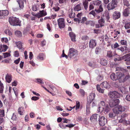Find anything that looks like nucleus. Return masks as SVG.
I'll return each mask as SVG.
<instances>
[{"mask_svg":"<svg viewBox=\"0 0 130 130\" xmlns=\"http://www.w3.org/2000/svg\"><path fill=\"white\" fill-rule=\"evenodd\" d=\"M107 55L108 57H112L113 55L112 52L110 51H108Z\"/></svg>","mask_w":130,"mask_h":130,"instance_id":"nucleus-49","label":"nucleus"},{"mask_svg":"<svg viewBox=\"0 0 130 130\" xmlns=\"http://www.w3.org/2000/svg\"><path fill=\"white\" fill-rule=\"evenodd\" d=\"M5 79L7 82L10 83L12 79V77L11 75L7 74L6 75Z\"/></svg>","mask_w":130,"mask_h":130,"instance_id":"nucleus-21","label":"nucleus"},{"mask_svg":"<svg viewBox=\"0 0 130 130\" xmlns=\"http://www.w3.org/2000/svg\"><path fill=\"white\" fill-rule=\"evenodd\" d=\"M120 43L121 44L125 45H126L127 42L125 40H122L121 41Z\"/></svg>","mask_w":130,"mask_h":130,"instance_id":"nucleus-50","label":"nucleus"},{"mask_svg":"<svg viewBox=\"0 0 130 130\" xmlns=\"http://www.w3.org/2000/svg\"><path fill=\"white\" fill-rule=\"evenodd\" d=\"M69 35L71 39V40L74 42H75L76 41L75 40L76 35L73 32H71L69 33Z\"/></svg>","mask_w":130,"mask_h":130,"instance_id":"nucleus-18","label":"nucleus"},{"mask_svg":"<svg viewBox=\"0 0 130 130\" xmlns=\"http://www.w3.org/2000/svg\"><path fill=\"white\" fill-rule=\"evenodd\" d=\"M48 85L49 87L51 88L53 91L55 90L56 89L54 86H52L51 85L49 84Z\"/></svg>","mask_w":130,"mask_h":130,"instance_id":"nucleus-62","label":"nucleus"},{"mask_svg":"<svg viewBox=\"0 0 130 130\" xmlns=\"http://www.w3.org/2000/svg\"><path fill=\"white\" fill-rule=\"evenodd\" d=\"M92 3L95 6H99L101 3L102 2L99 0H95L92 2Z\"/></svg>","mask_w":130,"mask_h":130,"instance_id":"nucleus-26","label":"nucleus"},{"mask_svg":"<svg viewBox=\"0 0 130 130\" xmlns=\"http://www.w3.org/2000/svg\"><path fill=\"white\" fill-rule=\"evenodd\" d=\"M105 108V111L106 112H107L109 111L110 108L107 106H106Z\"/></svg>","mask_w":130,"mask_h":130,"instance_id":"nucleus-61","label":"nucleus"},{"mask_svg":"<svg viewBox=\"0 0 130 130\" xmlns=\"http://www.w3.org/2000/svg\"><path fill=\"white\" fill-rule=\"evenodd\" d=\"M5 33L6 34L9 36H11L12 35L11 32L9 30L6 29L5 31Z\"/></svg>","mask_w":130,"mask_h":130,"instance_id":"nucleus-42","label":"nucleus"},{"mask_svg":"<svg viewBox=\"0 0 130 130\" xmlns=\"http://www.w3.org/2000/svg\"><path fill=\"white\" fill-rule=\"evenodd\" d=\"M119 103L120 101L119 99L112 100L110 101L109 104L110 107H113L118 104Z\"/></svg>","mask_w":130,"mask_h":130,"instance_id":"nucleus-7","label":"nucleus"},{"mask_svg":"<svg viewBox=\"0 0 130 130\" xmlns=\"http://www.w3.org/2000/svg\"><path fill=\"white\" fill-rule=\"evenodd\" d=\"M127 55H124L123 56L121 57L119 56L117 57V58H115L114 59V60L115 61H120L121 60H122L124 59V58Z\"/></svg>","mask_w":130,"mask_h":130,"instance_id":"nucleus-30","label":"nucleus"},{"mask_svg":"<svg viewBox=\"0 0 130 130\" xmlns=\"http://www.w3.org/2000/svg\"><path fill=\"white\" fill-rule=\"evenodd\" d=\"M123 4L124 5L127 7L129 6V5L128 2L127 0H123Z\"/></svg>","mask_w":130,"mask_h":130,"instance_id":"nucleus-46","label":"nucleus"},{"mask_svg":"<svg viewBox=\"0 0 130 130\" xmlns=\"http://www.w3.org/2000/svg\"><path fill=\"white\" fill-rule=\"evenodd\" d=\"M124 72H116L117 80H121L122 81L123 79H124V75H125V74Z\"/></svg>","mask_w":130,"mask_h":130,"instance_id":"nucleus-10","label":"nucleus"},{"mask_svg":"<svg viewBox=\"0 0 130 130\" xmlns=\"http://www.w3.org/2000/svg\"><path fill=\"white\" fill-rule=\"evenodd\" d=\"M96 89L99 92L103 93L104 92V90L101 88L99 85H97L96 86Z\"/></svg>","mask_w":130,"mask_h":130,"instance_id":"nucleus-35","label":"nucleus"},{"mask_svg":"<svg viewBox=\"0 0 130 130\" xmlns=\"http://www.w3.org/2000/svg\"><path fill=\"white\" fill-rule=\"evenodd\" d=\"M17 118L16 116L14 113L13 114V116L12 117L11 119L13 120H16Z\"/></svg>","mask_w":130,"mask_h":130,"instance_id":"nucleus-54","label":"nucleus"},{"mask_svg":"<svg viewBox=\"0 0 130 130\" xmlns=\"http://www.w3.org/2000/svg\"><path fill=\"white\" fill-rule=\"evenodd\" d=\"M62 57H65L66 59L68 58V56L67 55H66L64 53V50L63 51L62 54Z\"/></svg>","mask_w":130,"mask_h":130,"instance_id":"nucleus-63","label":"nucleus"},{"mask_svg":"<svg viewBox=\"0 0 130 130\" xmlns=\"http://www.w3.org/2000/svg\"><path fill=\"white\" fill-rule=\"evenodd\" d=\"M124 27L126 29L130 28V23H125L124 25Z\"/></svg>","mask_w":130,"mask_h":130,"instance_id":"nucleus-47","label":"nucleus"},{"mask_svg":"<svg viewBox=\"0 0 130 130\" xmlns=\"http://www.w3.org/2000/svg\"><path fill=\"white\" fill-rule=\"evenodd\" d=\"M81 5L80 4H78L76 5L74 8L75 10L78 11L81 10Z\"/></svg>","mask_w":130,"mask_h":130,"instance_id":"nucleus-31","label":"nucleus"},{"mask_svg":"<svg viewBox=\"0 0 130 130\" xmlns=\"http://www.w3.org/2000/svg\"><path fill=\"white\" fill-rule=\"evenodd\" d=\"M18 111L19 114L21 115H23L24 112V107H19L18 109Z\"/></svg>","mask_w":130,"mask_h":130,"instance_id":"nucleus-19","label":"nucleus"},{"mask_svg":"<svg viewBox=\"0 0 130 130\" xmlns=\"http://www.w3.org/2000/svg\"><path fill=\"white\" fill-rule=\"evenodd\" d=\"M10 24L13 26L20 25V22L18 18L14 17H10L9 18Z\"/></svg>","mask_w":130,"mask_h":130,"instance_id":"nucleus-1","label":"nucleus"},{"mask_svg":"<svg viewBox=\"0 0 130 130\" xmlns=\"http://www.w3.org/2000/svg\"><path fill=\"white\" fill-rule=\"evenodd\" d=\"M100 117L99 115L95 114L93 115L90 118V120L93 122H95L97 121V120Z\"/></svg>","mask_w":130,"mask_h":130,"instance_id":"nucleus-9","label":"nucleus"},{"mask_svg":"<svg viewBox=\"0 0 130 130\" xmlns=\"http://www.w3.org/2000/svg\"><path fill=\"white\" fill-rule=\"evenodd\" d=\"M15 34L17 37H21L22 36V33L20 31H15Z\"/></svg>","mask_w":130,"mask_h":130,"instance_id":"nucleus-34","label":"nucleus"},{"mask_svg":"<svg viewBox=\"0 0 130 130\" xmlns=\"http://www.w3.org/2000/svg\"><path fill=\"white\" fill-rule=\"evenodd\" d=\"M100 85L102 88H107L109 87V85L106 82H103Z\"/></svg>","mask_w":130,"mask_h":130,"instance_id":"nucleus-22","label":"nucleus"},{"mask_svg":"<svg viewBox=\"0 0 130 130\" xmlns=\"http://www.w3.org/2000/svg\"><path fill=\"white\" fill-rule=\"evenodd\" d=\"M119 46V45L117 43H116L111 45V47L112 49L116 48Z\"/></svg>","mask_w":130,"mask_h":130,"instance_id":"nucleus-39","label":"nucleus"},{"mask_svg":"<svg viewBox=\"0 0 130 130\" xmlns=\"http://www.w3.org/2000/svg\"><path fill=\"white\" fill-rule=\"evenodd\" d=\"M123 14L124 16H127L130 13V8L128 7L125 9L124 10Z\"/></svg>","mask_w":130,"mask_h":130,"instance_id":"nucleus-20","label":"nucleus"},{"mask_svg":"<svg viewBox=\"0 0 130 130\" xmlns=\"http://www.w3.org/2000/svg\"><path fill=\"white\" fill-rule=\"evenodd\" d=\"M100 50L98 48L96 47L95 50V52L96 54H98L100 52Z\"/></svg>","mask_w":130,"mask_h":130,"instance_id":"nucleus-64","label":"nucleus"},{"mask_svg":"<svg viewBox=\"0 0 130 130\" xmlns=\"http://www.w3.org/2000/svg\"><path fill=\"white\" fill-rule=\"evenodd\" d=\"M106 120L105 119V118L103 116H102L99 119V124L101 126H103L105 125V122Z\"/></svg>","mask_w":130,"mask_h":130,"instance_id":"nucleus-12","label":"nucleus"},{"mask_svg":"<svg viewBox=\"0 0 130 130\" xmlns=\"http://www.w3.org/2000/svg\"><path fill=\"white\" fill-rule=\"evenodd\" d=\"M128 71H127V72H124L125 73V75L126 74L125 76V75H124V79H123L122 82H124L126 80H127L129 77V74L128 73Z\"/></svg>","mask_w":130,"mask_h":130,"instance_id":"nucleus-27","label":"nucleus"},{"mask_svg":"<svg viewBox=\"0 0 130 130\" xmlns=\"http://www.w3.org/2000/svg\"><path fill=\"white\" fill-rule=\"evenodd\" d=\"M125 55H127L124 58V60L126 61V64L127 65H130V53Z\"/></svg>","mask_w":130,"mask_h":130,"instance_id":"nucleus-15","label":"nucleus"},{"mask_svg":"<svg viewBox=\"0 0 130 130\" xmlns=\"http://www.w3.org/2000/svg\"><path fill=\"white\" fill-rule=\"evenodd\" d=\"M123 89L124 91V93L125 94L127 93L128 91L127 88H123Z\"/></svg>","mask_w":130,"mask_h":130,"instance_id":"nucleus-56","label":"nucleus"},{"mask_svg":"<svg viewBox=\"0 0 130 130\" xmlns=\"http://www.w3.org/2000/svg\"><path fill=\"white\" fill-rule=\"evenodd\" d=\"M125 110V108L124 107L120 105H119L116 106L113 109V112L117 114L119 113L120 112L124 111Z\"/></svg>","mask_w":130,"mask_h":130,"instance_id":"nucleus-3","label":"nucleus"},{"mask_svg":"<svg viewBox=\"0 0 130 130\" xmlns=\"http://www.w3.org/2000/svg\"><path fill=\"white\" fill-rule=\"evenodd\" d=\"M96 42L95 40L91 39L89 42V47L90 48H92L96 46Z\"/></svg>","mask_w":130,"mask_h":130,"instance_id":"nucleus-14","label":"nucleus"},{"mask_svg":"<svg viewBox=\"0 0 130 130\" xmlns=\"http://www.w3.org/2000/svg\"><path fill=\"white\" fill-rule=\"evenodd\" d=\"M109 118H110L111 119H113L114 118L115 115L113 113L110 112L109 114Z\"/></svg>","mask_w":130,"mask_h":130,"instance_id":"nucleus-51","label":"nucleus"},{"mask_svg":"<svg viewBox=\"0 0 130 130\" xmlns=\"http://www.w3.org/2000/svg\"><path fill=\"white\" fill-rule=\"evenodd\" d=\"M126 100L128 101H130V94L127 95L126 98Z\"/></svg>","mask_w":130,"mask_h":130,"instance_id":"nucleus-59","label":"nucleus"},{"mask_svg":"<svg viewBox=\"0 0 130 130\" xmlns=\"http://www.w3.org/2000/svg\"><path fill=\"white\" fill-rule=\"evenodd\" d=\"M76 109L77 110L79 109V108L80 106V102L79 101H76Z\"/></svg>","mask_w":130,"mask_h":130,"instance_id":"nucleus-48","label":"nucleus"},{"mask_svg":"<svg viewBox=\"0 0 130 130\" xmlns=\"http://www.w3.org/2000/svg\"><path fill=\"white\" fill-rule=\"evenodd\" d=\"M77 51L73 48H71L69 50L68 56L71 58L77 55Z\"/></svg>","mask_w":130,"mask_h":130,"instance_id":"nucleus-6","label":"nucleus"},{"mask_svg":"<svg viewBox=\"0 0 130 130\" xmlns=\"http://www.w3.org/2000/svg\"><path fill=\"white\" fill-rule=\"evenodd\" d=\"M108 95L110 98H118L121 96V95L116 91L110 92L108 93Z\"/></svg>","mask_w":130,"mask_h":130,"instance_id":"nucleus-4","label":"nucleus"},{"mask_svg":"<svg viewBox=\"0 0 130 130\" xmlns=\"http://www.w3.org/2000/svg\"><path fill=\"white\" fill-rule=\"evenodd\" d=\"M117 6V1L112 0L111 2L108 4L107 8L108 10H112L115 9L116 7Z\"/></svg>","mask_w":130,"mask_h":130,"instance_id":"nucleus-2","label":"nucleus"},{"mask_svg":"<svg viewBox=\"0 0 130 130\" xmlns=\"http://www.w3.org/2000/svg\"><path fill=\"white\" fill-rule=\"evenodd\" d=\"M80 93L82 96H84L85 94V92L83 89H80L79 90Z\"/></svg>","mask_w":130,"mask_h":130,"instance_id":"nucleus-45","label":"nucleus"},{"mask_svg":"<svg viewBox=\"0 0 130 130\" xmlns=\"http://www.w3.org/2000/svg\"><path fill=\"white\" fill-rule=\"evenodd\" d=\"M98 23L99 25H96L97 27L99 28L100 27H102L105 25V24L104 19L101 17L100 19L98 20Z\"/></svg>","mask_w":130,"mask_h":130,"instance_id":"nucleus-11","label":"nucleus"},{"mask_svg":"<svg viewBox=\"0 0 130 130\" xmlns=\"http://www.w3.org/2000/svg\"><path fill=\"white\" fill-rule=\"evenodd\" d=\"M39 98L36 96H32L31 98L32 100L34 101H36L39 99Z\"/></svg>","mask_w":130,"mask_h":130,"instance_id":"nucleus-58","label":"nucleus"},{"mask_svg":"<svg viewBox=\"0 0 130 130\" xmlns=\"http://www.w3.org/2000/svg\"><path fill=\"white\" fill-rule=\"evenodd\" d=\"M9 14L8 11L7 10H0V19H2L5 16Z\"/></svg>","mask_w":130,"mask_h":130,"instance_id":"nucleus-13","label":"nucleus"},{"mask_svg":"<svg viewBox=\"0 0 130 130\" xmlns=\"http://www.w3.org/2000/svg\"><path fill=\"white\" fill-rule=\"evenodd\" d=\"M120 16V13L119 12L115 11L113 15V19L116 20L119 18Z\"/></svg>","mask_w":130,"mask_h":130,"instance_id":"nucleus-16","label":"nucleus"},{"mask_svg":"<svg viewBox=\"0 0 130 130\" xmlns=\"http://www.w3.org/2000/svg\"><path fill=\"white\" fill-rule=\"evenodd\" d=\"M4 56V58H6L10 56L11 55L9 53L6 52L3 53Z\"/></svg>","mask_w":130,"mask_h":130,"instance_id":"nucleus-43","label":"nucleus"},{"mask_svg":"<svg viewBox=\"0 0 130 130\" xmlns=\"http://www.w3.org/2000/svg\"><path fill=\"white\" fill-rule=\"evenodd\" d=\"M10 59H6L2 61V62H3L8 63L9 62Z\"/></svg>","mask_w":130,"mask_h":130,"instance_id":"nucleus-57","label":"nucleus"},{"mask_svg":"<svg viewBox=\"0 0 130 130\" xmlns=\"http://www.w3.org/2000/svg\"><path fill=\"white\" fill-rule=\"evenodd\" d=\"M17 2L19 5L21 9H23L24 7L23 2L21 0H18Z\"/></svg>","mask_w":130,"mask_h":130,"instance_id":"nucleus-32","label":"nucleus"},{"mask_svg":"<svg viewBox=\"0 0 130 130\" xmlns=\"http://www.w3.org/2000/svg\"><path fill=\"white\" fill-rule=\"evenodd\" d=\"M88 1L85 0L83 2V5L85 8V9L86 10L88 7Z\"/></svg>","mask_w":130,"mask_h":130,"instance_id":"nucleus-33","label":"nucleus"},{"mask_svg":"<svg viewBox=\"0 0 130 130\" xmlns=\"http://www.w3.org/2000/svg\"><path fill=\"white\" fill-rule=\"evenodd\" d=\"M2 41L3 42H5L7 43L8 41L7 39L6 38H3L1 39Z\"/></svg>","mask_w":130,"mask_h":130,"instance_id":"nucleus-55","label":"nucleus"},{"mask_svg":"<svg viewBox=\"0 0 130 130\" xmlns=\"http://www.w3.org/2000/svg\"><path fill=\"white\" fill-rule=\"evenodd\" d=\"M95 96V95L94 93H91L90 94L89 99L90 103L94 99Z\"/></svg>","mask_w":130,"mask_h":130,"instance_id":"nucleus-23","label":"nucleus"},{"mask_svg":"<svg viewBox=\"0 0 130 130\" xmlns=\"http://www.w3.org/2000/svg\"><path fill=\"white\" fill-rule=\"evenodd\" d=\"M8 48L7 46L6 45H0V52H5L7 50Z\"/></svg>","mask_w":130,"mask_h":130,"instance_id":"nucleus-17","label":"nucleus"},{"mask_svg":"<svg viewBox=\"0 0 130 130\" xmlns=\"http://www.w3.org/2000/svg\"><path fill=\"white\" fill-rule=\"evenodd\" d=\"M44 55L43 54H40L38 56V59L41 60L43 59Z\"/></svg>","mask_w":130,"mask_h":130,"instance_id":"nucleus-40","label":"nucleus"},{"mask_svg":"<svg viewBox=\"0 0 130 130\" xmlns=\"http://www.w3.org/2000/svg\"><path fill=\"white\" fill-rule=\"evenodd\" d=\"M69 16L70 18H73L75 16V14L74 12L73 13L71 11L69 14Z\"/></svg>","mask_w":130,"mask_h":130,"instance_id":"nucleus-44","label":"nucleus"},{"mask_svg":"<svg viewBox=\"0 0 130 130\" xmlns=\"http://www.w3.org/2000/svg\"><path fill=\"white\" fill-rule=\"evenodd\" d=\"M100 63L102 65L106 66L107 64V62L106 59L102 58L101 59Z\"/></svg>","mask_w":130,"mask_h":130,"instance_id":"nucleus-28","label":"nucleus"},{"mask_svg":"<svg viewBox=\"0 0 130 130\" xmlns=\"http://www.w3.org/2000/svg\"><path fill=\"white\" fill-rule=\"evenodd\" d=\"M14 56L15 57H18L19 56V52L18 51H15L14 54Z\"/></svg>","mask_w":130,"mask_h":130,"instance_id":"nucleus-60","label":"nucleus"},{"mask_svg":"<svg viewBox=\"0 0 130 130\" xmlns=\"http://www.w3.org/2000/svg\"><path fill=\"white\" fill-rule=\"evenodd\" d=\"M87 20V18L85 17H83L81 20V23H84Z\"/></svg>","mask_w":130,"mask_h":130,"instance_id":"nucleus-53","label":"nucleus"},{"mask_svg":"<svg viewBox=\"0 0 130 130\" xmlns=\"http://www.w3.org/2000/svg\"><path fill=\"white\" fill-rule=\"evenodd\" d=\"M105 104L104 102L103 101H101L98 105V111L100 112H101L104 110Z\"/></svg>","mask_w":130,"mask_h":130,"instance_id":"nucleus-5","label":"nucleus"},{"mask_svg":"<svg viewBox=\"0 0 130 130\" xmlns=\"http://www.w3.org/2000/svg\"><path fill=\"white\" fill-rule=\"evenodd\" d=\"M4 111L3 110H0V117H2L4 116Z\"/></svg>","mask_w":130,"mask_h":130,"instance_id":"nucleus-52","label":"nucleus"},{"mask_svg":"<svg viewBox=\"0 0 130 130\" xmlns=\"http://www.w3.org/2000/svg\"><path fill=\"white\" fill-rule=\"evenodd\" d=\"M4 86L3 84L2 83L1 81L0 80V93H2L3 91Z\"/></svg>","mask_w":130,"mask_h":130,"instance_id":"nucleus-37","label":"nucleus"},{"mask_svg":"<svg viewBox=\"0 0 130 130\" xmlns=\"http://www.w3.org/2000/svg\"><path fill=\"white\" fill-rule=\"evenodd\" d=\"M103 10L102 5L101 4L99 8L98 9H95V11L97 13H99L102 12Z\"/></svg>","mask_w":130,"mask_h":130,"instance_id":"nucleus-29","label":"nucleus"},{"mask_svg":"<svg viewBox=\"0 0 130 130\" xmlns=\"http://www.w3.org/2000/svg\"><path fill=\"white\" fill-rule=\"evenodd\" d=\"M57 21L59 28L61 29L63 28L65 26L64 19L63 18H60L57 20Z\"/></svg>","mask_w":130,"mask_h":130,"instance_id":"nucleus-8","label":"nucleus"},{"mask_svg":"<svg viewBox=\"0 0 130 130\" xmlns=\"http://www.w3.org/2000/svg\"><path fill=\"white\" fill-rule=\"evenodd\" d=\"M116 71H121L122 72H127V70L122 68L120 67H117L116 68Z\"/></svg>","mask_w":130,"mask_h":130,"instance_id":"nucleus-24","label":"nucleus"},{"mask_svg":"<svg viewBox=\"0 0 130 130\" xmlns=\"http://www.w3.org/2000/svg\"><path fill=\"white\" fill-rule=\"evenodd\" d=\"M39 13H40V14L42 17H43L46 15V13L43 10L42 11H40Z\"/></svg>","mask_w":130,"mask_h":130,"instance_id":"nucleus-41","label":"nucleus"},{"mask_svg":"<svg viewBox=\"0 0 130 130\" xmlns=\"http://www.w3.org/2000/svg\"><path fill=\"white\" fill-rule=\"evenodd\" d=\"M22 43L20 42L19 41L17 43V47L19 49H22Z\"/></svg>","mask_w":130,"mask_h":130,"instance_id":"nucleus-36","label":"nucleus"},{"mask_svg":"<svg viewBox=\"0 0 130 130\" xmlns=\"http://www.w3.org/2000/svg\"><path fill=\"white\" fill-rule=\"evenodd\" d=\"M127 48L126 46H124V47H121L120 48H118V50L121 51L122 52H123L125 50H126L127 49Z\"/></svg>","mask_w":130,"mask_h":130,"instance_id":"nucleus-38","label":"nucleus"},{"mask_svg":"<svg viewBox=\"0 0 130 130\" xmlns=\"http://www.w3.org/2000/svg\"><path fill=\"white\" fill-rule=\"evenodd\" d=\"M110 77L111 79L113 80H117V73H112L110 75Z\"/></svg>","mask_w":130,"mask_h":130,"instance_id":"nucleus-25","label":"nucleus"}]
</instances>
